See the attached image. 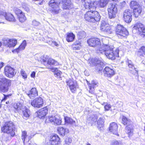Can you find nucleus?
I'll return each mask as SVG.
<instances>
[{
    "label": "nucleus",
    "mask_w": 145,
    "mask_h": 145,
    "mask_svg": "<svg viewBox=\"0 0 145 145\" xmlns=\"http://www.w3.org/2000/svg\"><path fill=\"white\" fill-rule=\"evenodd\" d=\"M61 4L60 2H56L54 0H51L49 3V5L52 8L51 12L53 14H57L61 12L59 5Z\"/></svg>",
    "instance_id": "0eeeda50"
},
{
    "label": "nucleus",
    "mask_w": 145,
    "mask_h": 145,
    "mask_svg": "<svg viewBox=\"0 0 145 145\" xmlns=\"http://www.w3.org/2000/svg\"><path fill=\"white\" fill-rule=\"evenodd\" d=\"M61 4H62V8L64 9H69L72 8L73 6L71 4L70 0H59Z\"/></svg>",
    "instance_id": "dca6fc26"
},
{
    "label": "nucleus",
    "mask_w": 145,
    "mask_h": 145,
    "mask_svg": "<svg viewBox=\"0 0 145 145\" xmlns=\"http://www.w3.org/2000/svg\"><path fill=\"white\" fill-rule=\"evenodd\" d=\"M60 138L56 134H54L51 136L50 139L46 145H59Z\"/></svg>",
    "instance_id": "9d476101"
},
{
    "label": "nucleus",
    "mask_w": 145,
    "mask_h": 145,
    "mask_svg": "<svg viewBox=\"0 0 145 145\" xmlns=\"http://www.w3.org/2000/svg\"><path fill=\"white\" fill-rule=\"evenodd\" d=\"M65 123L64 124L68 126L69 125L74 126L75 125L76 122L68 116L64 117Z\"/></svg>",
    "instance_id": "393cba45"
},
{
    "label": "nucleus",
    "mask_w": 145,
    "mask_h": 145,
    "mask_svg": "<svg viewBox=\"0 0 145 145\" xmlns=\"http://www.w3.org/2000/svg\"><path fill=\"white\" fill-rule=\"evenodd\" d=\"M130 6L131 8L134 9L140 6L137 2L133 0L131 2Z\"/></svg>",
    "instance_id": "7c9ffc66"
},
{
    "label": "nucleus",
    "mask_w": 145,
    "mask_h": 145,
    "mask_svg": "<svg viewBox=\"0 0 145 145\" xmlns=\"http://www.w3.org/2000/svg\"><path fill=\"white\" fill-rule=\"evenodd\" d=\"M126 63L127 65H128L129 70L131 73L133 74H137L138 75V71L135 68L131 61L127 59L126 61Z\"/></svg>",
    "instance_id": "4468645a"
},
{
    "label": "nucleus",
    "mask_w": 145,
    "mask_h": 145,
    "mask_svg": "<svg viewBox=\"0 0 145 145\" xmlns=\"http://www.w3.org/2000/svg\"><path fill=\"white\" fill-rule=\"evenodd\" d=\"M13 107L15 110V112H18L20 110L22 112V117L25 119H27L29 118L30 116V110L27 108L25 107L23 108L22 105L20 103H15L13 105Z\"/></svg>",
    "instance_id": "7ed1b4c3"
},
{
    "label": "nucleus",
    "mask_w": 145,
    "mask_h": 145,
    "mask_svg": "<svg viewBox=\"0 0 145 145\" xmlns=\"http://www.w3.org/2000/svg\"><path fill=\"white\" fill-rule=\"evenodd\" d=\"M3 95L4 96V97L1 100V103H2L4 101H5V100L7 99V98L9 96H10V95H5L4 94H3Z\"/></svg>",
    "instance_id": "864d4df0"
},
{
    "label": "nucleus",
    "mask_w": 145,
    "mask_h": 145,
    "mask_svg": "<svg viewBox=\"0 0 145 145\" xmlns=\"http://www.w3.org/2000/svg\"><path fill=\"white\" fill-rule=\"evenodd\" d=\"M133 29H136L140 32L142 33V35L145 37V26L140 23L136 24L133 27Z\"/></svg>",
    "instance_id": "2eb2a0df"
},
{
    "label": "nucleus",
    "mask_w": 145,
    "mask_h": 145,
    "mask_svg": "<svg viewBox=\"0 0 145 145\" xmlns=\"http://www.w3.org/2000/svg\"><path fill=\"white\" fill-rule=\"evenodd\" d=\"M105 108L106 110H108L110 108V105L107 104L105 106Z\"/></svg>",
    "instance_id": "bf43d9fd"
},
{
    "label": "nucleus",
    "mask_w": 145,
    "mask_h": 145,
    "mask_svg": "<svg viewBox=\"0 0 145 145\" xmlns=\"http://www.w3.org/2000/svg\"><path fill=\"white\" fill-rule=\"evenodd\" d=\"M66 83L67 85L69 86L72 92H74L78 86V85L76 82L74 81L72 79H69L66 81Z\"/></svg>",
    "instance_id": "ddd939ff"
},
{
    "label": "nucleus",
    "mask_w": 145,
    "mask_h": 145,
    "mask_svg": "<svg viewBox=\"0 0 145 145\" xmlns=\"http://www.w3.org/2000/svg\"><path fill=\"white\" fill-rule=\"evenodd\" d=\"M26 46V40H24L20 46L18 48L15 50L17 53L21 51L24 50Z\"/></svg>",
    "instance_id": "c85d7f7f"
},
{
    "label": "nucleus",
    "mask_w": 145,
    "mask_h": 145,
    "mask_svg": "<svg viewBox=\"0 0 145 145\" xmlns=\"http://www.w3.org/2000/svg\"><path fill=\"white\" fill-rule=\"evenodd\" d=\"M74 38L75 35L72 33H69L67 34L66 40L68 42L72 41Z\"/></svg>",
    "instance_id": "c756f323"
},
{
    "label": "nucleus",
    "mask_w": 145,
    "mask_h": 145,
    "mask_svg": "<svg viewBox=\"0 0 145 145\" xmlns=\"http://www.w3.org/2000/svg\"><path fill=\"white\" fill-rule=\"evenodd\" d=\"M58 64V63L56 61L52 58L49 59L47 61V64L50 65H57Z\"/></svg>",
    "instance_id": "473e14b6"
},
{
    "label": "nucleus",
    "mask_w": 145,
    "mask_h": 145,
    "mask_svg": "<svg viewBox=\"0 0 145 145\" xmlns=\"http://www.w3.org/2000/svg\"><path fill=\"white\" fill-rule=\"evenodd\" d=\"M57 131L59 134L63 137L69 132V129L66 127H58Z\"/></svg>",
    "instance_id": "a878e982"
},
{
    "label": "nucleus",
    "mask_w": 145,
    "mask_h": 145,
    "mask_svg": "<svg viewBox=\"0 0 145 145\" xmlns=\"http://www.w3.org/2000/svg\"><path fill=\"white\" fill-rule=\"evenodd\" d=\"M11 85V82L10 80L5 78H0V90L2 92H7L9 89V86Z\"/></svg>",
    "instance_id": "39448f33"
},
{
    "label": "nucleus",
    "mask_w": 145,
    "mask_h": 145,
    "mask_svg": "<svg viewBox=\"0 0 145 145\" xmlns=\"http://www.w3.org/2000/svg\"><path fill=\"white\" fill-rule=\"evenodd\" d=\"M113 46L105 44L101 48H99L97 50L98 54H105L107 58L112 60L114 59L116 57L118 56L119 50H113Z\"/></svg>",
    "instance_id": "f257e3e1"
},
{
    "label": "nucleus",
    "mask_w": 145,
    "mask_h": 145,
    "mask_svg": "<svg viewBox=\"0 0 145 145\" xmlns=\"http://www.w3.org/2000/svg\"><path fill=\"white\" fill-rule=\"evenodd\" d=\"M4 72L5 75L10 78L12 77L16 74L14 72V70L10 66L5 67Z\"/></svg>",
    "instance_id": "9b49d317"
},
{
    "label": "nucleus",
    "mask_w": 145,
    "mask_h": 145,
    "mask_svg": "<svg viewBox=\"0 0 145 145\" xmlns=\"http://www.w3.org/2000/svg\"><path fill=\"white\" fill-rule=\"evenodd\" d=\"M141 12L142 8L140 6L133 9L134 16L135 17H138L141 14Z\"/></svg>",
    "instance_id": "cd10ccee"
},
{
    "label": "nucleus",
    "mask_w": 145,
    "mask_h": 145,
    "mask_svg": "<svg viewBox=\"0 0 145 145\" xmlns=\"http://www.w3.org/2000/svg\"><path fill=\"white\" fill-rule=\"evenodd\" d=\"M48 111V108L47 107H45L40 109L37 112V116L40 118H42L46 115Z\"/></svg>",
    "instance_id": "412c9836"
},
{
    "label": "nucleus",
    "mask_w": 145,
    "mask_h": 145,
    "mask_svg": "<svg viewBox=\"0 0 145 145\" xmlns=\"http://www.w3.org/2000/svg\"><path fill=\"white\" fill-rule=\"evenodd\" d=\"M42 61L44 63H46V62L47 59L45 57H43L42 59H41Z\"/></svg>",
    "instance_id": "69168bd1"
},
{
    "label": "nucleus",
    "mask_w": 145,
    "mask_h": 145,
    "mask_svg": "<svg viewBox=\"0 0 145 145\" xmlns=\"http://www.w3.org/2000/svg\"><path fill=\"white\" fill-rule=\"evenodd\" d=\"M17 40L15 39H6L4 41V44L6 46L9 47H14L17 44Z\"/></svg>",
    "instance_id": "f3484780"
},
{
    "label": "nucleus",
    "mask_w": 145,
    "mask_h": 145,
    "mask_svg": "<svg viewBox=\"0 0 145 145\" xmlns=\"http://www.w3.org/2000/svg\"><path fill=\"white\" fill-rule=\"evenodd\" d=\"M14 11L16 14L17 15V16H18L19 15L23 13L21 10L17 8H15L14 9Z\"/></svg>",
    "instance_id": "de8ad7c7"
},
{
    "label": "nucleus",
    "mask_w": 145,
    "mask_h": 145,
    "mask_svg": "<svg viewBox=\"0 0 145 145\" xmlns=\"http://www.w3.org/2000/svg\"><path fill=\"white\" fill-rule=\"evenodd\" d=\"M52 71L53 72H54V73H55V72L58 69L57 68H53L52 69Z\"/></svg>",
    "instance_id": "338daca9"
},
{
    "label": "nucleus",
    "mask_w": 145,
    "mask_h": 145,
    "mask_svg": "<svg viewBox=\"0 0 145 145\" xmlns=\"http://www.w3.org/2000/svg\"><path fill=\"white\" fill-rule=\"evenodd\" d=\"M80 43L79 41H76L73 45L80 46Z\"/></svg>",
    "instance_id": "680f3d73"
},
{
    "label": "nucleus",
    "mask_w": 145,
    "mask_h": 145,
    "mask_svg": "<svg viewBox=\"0 0 145 145\" xmlns=\"http://www.w3.org/2000/svg\"><path fill=\"white\" fill-rule=\"evenodd\" d=\"M97 116L96 115H93L91 116L89 118V119L93 122H95L97 121Z\"/></svg>",
    "instance_id": "a18cd8bd"
},
{
    "label": "nucleus",
    "mask_w": 145,
    "mask_h": 145,
    "mask_svg": "<svg viewBox=\"0 0 145 145\" xmlns=\"http://www.w3.org/2000/svg\"><path fill=\"white\" fill-rule=\"evenodd\" d=\"M40 23L35 20H33L32 21V25L34 26H37L39 25Z\"/></svg>",
    "instance_id": "603ef678"
},
{
    "label": "nucleus",
    "mask_w": 145,
    "mask_h": 145,
    "mask_svg": "<svg viewBox=\"0 0 145 145\" xmlns=\"http://www.w3.org/2000/svg\"><path fill=\"white\" fill-rule=\"evenodd\" d=\"M118 5L115 3H110L108 6L107 10L109 18L114 19L116 16L118 12Z\"/></svg>",
    "instance_id": "20e7f679"
},
{
    "label": "nucleus",
    "mask_w": 145,
    "mask_h": 145,
    "mask_svg": "<svg viewBox=\"0 0 145 145\" xmlns=\"http://www.w3.org/2000/svg\"><path fill=\"white\" fill-rule=\"evenodd\" d=\"M108 25V24H106L105 21H102L101 22V30L103 32L104 31H105V29H106V27H107Z\"/></svg>",
    "instance_id": "f704fd0d"
},
{
    "label": "nucleus",
    "mask_w": 145,
    "mask_h": 145,
    "mask_svg": "<svg viewBox=\"0 0 145 145\" xmlns=\"http://www.w3.org/2000/svg\"><path fill=\"white\" fill-rule=\"evenodd\" d=\"M18 17L19 21L22 23L24 22L26 20V17L23 13L19 15Z\"/></svg>",
    "instance_id": "e433bc0d"
},
{
    "label": "nucleus",
    "mask_w": 145,
    "mask_h": 145,
    "mask_svg": "<svg viewBox=\"0 0 145 145\" xmlns=\"http://www.w3.org/2000/svg\"><path fill=\"white\" fill-rule=\"evenodd\" d=\"M118 127H109V131L112 132L113 134L118 135Z\"/></svg>",
    "instance_id": "c9c22d12"
},
{
    "label": "nucleus",
    "mask_w": 145,
    "mask_h": 145,
    "mask_svg": "<svg viewBox=\"0 0 145 145\" xmlns=\"http://www.w3.org/2000/svg\"><path fill=\"white\" fill-rule=\"evenodd\" d=\"M61 72L57 70L56 71L55 73H54V74L55 75H56L55 76H59L61 75Z\"/></svg>",
    "instance_id": "5fc2aeb1"
},
{
    "label": "nucleus",
    "mask_w": 145,
    "mask_h": 145,
    "mask_svg": "<svg viewBox=\"0 0 145 145\" xmlns=\"http://www.w3.org/2000/svg\"><path fill=\"white\" fill-rule=\"evenodd\" d=\"M35 72H33L31 74V77L34 78L35 76Z\"/></svg>",
    "instance_id": "0e129e2a"
},
{
    "label": "nucleus",
    "mask_w": 145,
    "mask_h": 145,
    "mask_svg": "<svg viewBox=\"0 0 145 145\" xmlns=\"http://www.w3.org/2000/svg\"><path fill=\"white\" fill-rule=\"evenodd\" d=\"M51 41L52 43L51 44L55 45L56 46H59L58 44L56 41H54L52 39L51 40Z\"/></svg>",
    "instance_id": "13d9d810"
},
{
    "label": "nucleus",
    "mask_w": 145,
    "mask_h": 145,
    "mask_svg": "<svg viewBox=\"0 0 145 145\" xmlns=\"http://www.w3.org/2000/svg\"><path fill=\"white\" fill-rule=\"evenodd\" d=\"M84 18L86 21L94 23L100 20L101 17L97 11L90 10L87 12L84 15Z\"/></svg>",
    "instance_id": "f03ea898"
},
{
    "label": "nucleus",
    "mask_w": 145,
    "mask_h": 145,
    "mask_svg": "<svg viewBox=\"0 0 145 145\" xmlns=\"http://www.w3.org/2000/svg\"><path fill=\"white\" fill-rule=\"evenodd\" d=\"M49 120L52 124H54L55 125H63L62 123L61 120L60 118H57L55 116H52L49 117Z\"/></svg>",
    "instance_id": "6ab92c4d"
},
{
    "label": "nucleus",
    "mask_w": 145,
    "mask_h": 145,
    "mask_svg": "<svg viewBox=\"0 0 145 145\" xmlns=\"http://www.w3.org/2000/svg\"><path fill=\"white\" fill-rule=\"evenodd\" d=\"M116 35L119 38L122 39L128 35L129 33L123 26L118 24L116 30Z\"/></svg>",
    "instance_id": "423d86ee"
},
{
    "label": "nucleus",
    "mask_w": 145,
    "mask_h": 145,
    "mask_svg": "<svg viewBox=\"0 0 145 145\" xmlns=\"http://www.w3.org/2000/svg\"><path fill=\"white\" fill-rule=\"evenodd\" d=\"M118 126L117 125L115 122H113L110 123L109 127H116Z\"/></svg>",
    "instance_id": "4d7b16f0"
},
{
    "label": "nucleus",
    "mask_w": 145,
    "mask_h": 145,
    "mask_svg": "<svg viewBox=\"0 0 145 145\" xmlns=\"http://www.w3.org/2000/svg\"><path fill=\"white\" fill-rule=\"evenodd\" d=\"M80 46H79L78 45H73V48L74 50H79L80 49Z\"/></svg>",
    "instance_id": "6e6d98bb"
},
{
    "label": "nucleus",
    "mask_w": 145,
    "mask_h": 145,
    "mask_svg": "<svg viewBox=\"0 0 145 145\" xmlns=\"http://www.w3.org/2000/svg\"><path fill=\"white\" fill-rule=\"evenodd\" d=\"M126 5V3L125 1H123L120 3V5L122 7H124Z\"/></svg>",
    "instance_id": "e2e57ef3"
},
{
    "label": "nucleus",
    "mask_w": 145,
    "mask_h": 145,
    "mask_svg": "<svg viewBox=\"0 0 145 145\" xmlns=\"http://www.w3.org/2000/svg\"><path fill=\"white\" fill-rule=\"evenodd\" d=\"M142 63L145 65V60H144L142 61Z\"/></svg>",
    "instance_id": "774afa93"
},
{
    "label": "nucleus",
    "mask_w": 145,
    "mask_h": 145,
    "mask_svg": "<svg viewBox=\"0 0 145 145\" xmlns=\"http://www.w3.org/2000/svg\"><path fill=\"white\" fill-rule=\"evenodd\" d=\"M108 3V0H99L95 4H97V7L103 8L106 6Z\"/></svg>",
    "instance_id": "bb28decb"
},
{
    "label": "nucleus",
    "mask_w": 145,
    "mask_h": 145,
    "mask_svg": "<svg viewBox=\"0 0 145 145\" xmlns=\"http://www.w3.org/2000/svg\"><path fill=\"white\" fill-rule=\"evenodd\" d=\"M131 127H126V132L128 135V137H130L133 135V129Z\"/></svg>",
    "instance_id": "4c0bfd02"
},
{
    "label": "nucleus",
    "mask_w": 145,
    "mask_h": 145,
    "mask_svg": "<svg viewBox=\"0 0 145 145\" xmlns=\"http://www.w3.org/2000/svg\"><path fill=\"white\" fill-rule=\"evenodd\" d=\"M22 8L27 12L29 11V9L28 5L26 4L23 3L22 4Z\"/></svg>",
    "instance_id": "09e8293b"
},
{
    "label": "nucleus",
    "mask_w": 145,
    "mask_h": 145,
    "mask_svg": "<svg viewBox=\"0 0 145 145\" xmlns=\"http://www.w3.org/2000/svg\"><path fill=\"white\" fill-rule=\"evenodd\" d=\"M104 122V118H100L97 121V124L100 126H102Z\"/></svg>",
    "instance_id": "a19ab883"
},
{
    "label": "nucleus",
    "mask_w": 145,
    "mask_h": 145,
    "mask_svg": "<svg viewBox=\"0 0 145 145\" xmlns=\"http://www.w3.org/2000/svg\"><path fill=\"white\" fill-rule=\"evenodd\" d=\"M27 137V135L26 132L25 131H22L21 138L22 139L24 144V142H25V139Z\"/></svg>",
    "instance_id": "79ce46f5"
},
{
    "label": "nucleus",
    "mask_w": 145,
    "mask_h": 145,
    "mask_svg": "<svg viewBox=\"0 0 145 145\" xmlns=\"http://www.w3.org/2000/svg\"><path fill=\"white\" fill-rule=\"evenodd\" d=\"M119 143L117 141L115 140L112 141L111 144V145H119Z\"/></svg>",
    "instance_id": "052dcab7"
},
{
    "label": "nucleus",
    "mask_w": 145,
    "mask_h": 145,
    "mask_svg": "<svg viewBox=\"0 0 145 145\" xmlns=\"http://www.w3.org/2000/svg\"><path fill=\"white\" fill-rule=\"evenodd\" d=\"M139 52L141 53L142 55H145V47H142L139 49Z\"/></svg>",
    "instance_id": "49530a36"
},
{
    "label": "nucleus",
    "mask_w": 145,
    "mask_h": 145,
    "mask_svg": "<svg viewBox=\"0 0 145 145\" xmlns=\"http://www.w3.org/2000/svg\"><path fill=\"white\" fill-rule=\"evenodd\" d=\"M21 74L23 78L24 79H26L27 78V76L24 70H22L21 71Z\"/></svg>",
    "instance_id": "3c124183"
},
{
    "label": "nucleus",
    "mask_w": 145,
    "mask_h": 145,
    "mask_svg": "<svg viewBox=\"0 0 145 145\" xmlns=\"http://www.w3.org/2000/svg\"><path fill=\"white\" fill-rule=\"evenodd\" d=\"M130 120H128L127 119L125 116H123L122 119V123L124 125H127L126 127L131 124Z\"/></svg>",
    "instance_id": "2f4dec72"
},
{
    "label": "nucleus",
    "mask_w": 145,
    "mask_h": 145,
    "mask_svg": "<svg viewBox=\"0 0 145 145\" xmlns=\"http://www.w3.org/2000/svg\"><path fill=\"white\" fill-rule=\"evenodd\" d=\"M14 125L13 122L11 121H9L5 122L4 125L3 127H12Z\"/></svg>",
    "instance_id": "c03bdc74"
},
{
    "label": "nucleus",
    "mask_w": 145,
    "mask_h": 145,
    "mask_svg": "<svg viewBox=\"0 0 145 145\" xmlns=\"http://www.w3.org/2000/svg\"><path fill=\"white\" fill-rule=\"evenodd\" d=\"M30 99L33 98L38 95V91L36 88H33L27 93Z\"/></svg>",
    "instance_id": "b1692460"
},
{
    "label": "nucleus",
    "mask_w": 145,
    "mask_h": 145,
    "mask_svg": "<svg viewBox=\"0 0 145 145\" xmlns=\"http://www.w3.org/2000/svg\"><path fill=\"white\" fill-rule=\"evenodd\" d=\"M103 32H106L108 33H111L112 31L111 30L110 27L108 25V26L106 27V29H105V31H104Z\"/></svg>",
    "instance_id": "8fccbe9b"
},
{
    "label": "nucleus",
    "mask_w": 145,
    "mask_h": 145,
    "mask_svg": "<svg viewBox=\"0 0 145 145\" xmlns=\"http://www.w3.org/2000/svg\"><path fill=\"white\" fill-rule=\"evenodd\" d=\"M98 83L96 80H93L91 82V83H88L89 92L93 93H94V89L98 86Z\"/></svg>",
    "instance_id": "aec40b11"
},
{
    "label": "nucleus",
    "mask_w": 145,
    "mask_h": 145,
    "mask_svg": "<svg viewBox=\"0 0 145 145\" xmlns=\"http://www.w3.org/2000/svg\"><path fill=\"white\" fill-rule=\"evenodd\" d=\"M132 16H123L125 21L127 23H129L132 20Z\"/></svg>",
    "instance_id": "37998d69"
},
{
    "label": "nucleus",
    "mask_w": 145,
    "mask_h": 145,
    "mask_svg": "<svg viewBox=\"0 0 145 145\" xmlns=\"http://www.w3.org/2000/svg\"><path fill=\"white\" fill-rule=\"evenodd\" d=\"M89 45L92 47H97L96 52L98 48L101 47L100 40L98 38H92L89 39L87 41Z\"/></svg>",
    "instance_id": "1a4fd4ad"
},
{
    "label": "nucleus",
    "mask_w": 145,
    "mask_h": 145,
    "mask_svg": "<svg viewBox=\"0 0 145 145\" xmlns=\"http://www.w3.org/2000/svg\"><path fill=\"white\" fill-rule=\"evenodd\" d=\"M132 12L129 9L125 10L124 12V16H132Z\"/></svg>",
    "instance_id": "ea45409f"
},
{
    "label": "nucleus",
    "mask_w": 145,
    "mask_h": 145,
    "mask_svg": "<svg viewBox=\"0 0 145 145\" xmlns=\"http://www.w3.org/2000/svg\"><path fill=\"white\" fill-rule=\"evenodd\" d=\"M3 16L7 20L10 22H15V19L13 16L10 13L7 14L6 12H1V15H0Z\"/></svg>",
    "instance_id": "a211bd4d"
},
{
    "label": "nucleus",
    "mask_w": 145,
    "mask_h": 145,
    "mask_svg": "<svg viewBox=\"0 0 145 145\" xmlns=\"http://www.w3.org/2000/svg\"><path fill=\"white\" fill-rule=\"evenodd\" d=\"M103 72L105 76L111 77L114 74V71L110 68L106 67L104 69Z\"/></svg>",
    "instance_id": "5701e85b"
},
{
    "label": "nucleus",
    "mask_w": 145,
    "mask_h": 145,
    "mask_svg": "<svg viewBox=\"0 0 145 145\" xmlns=\"http://www.w3.org/2000/svg\"><path fill=\"white\" fill-rule=\"evenodd\" d=\"M31 105L34 107L40 108L43 106V99L40 97L37 98L31 101Z\"/></svg>",
    "instance_id": "f8f14e48"
},
{
    "label": "nucleus",
    "mask_w": 145,
    "mask_h": 145,
    "mask_svg": "<svg viewBox=\"0 0 145 145\" xmlns=\"http://www.w3.org/2000/svg\"><path fill=\"white\" fill-rule=\"evenodd\" d=\"M65 143L64 145H73L72 143V140L71 138L67 137L65 138Z\"/></svg>",
    "instance_id": "58836bf2"
},
{
    "label": "nucleus",
    "mask_w": 145,
    "mask_h": 145,
    "mask_svg": "<svg viewBox=\"0 0 145 145\" xmlns=\"http://www.w3.org/2000/svg\"><path fill=\"white\" fill-rule=\"evenodd\" d=\"M82 3L86 9H95V2H90L89 0L87 2H85Z\"/></svg>",
    "instance_id": "4be33fe9"
},
{
    "label": "nucleus",
    "mask_w": 145,
    "mask_h": 145,
    "mask_svg": "<svg viewBox=\"0 0 145 145\" xmlns=\"http://www.w3.org/2000/svg\"><path fill=\"white\" fill-rule=\"evenodd\" d=\"M86 36V34L84 31H80L77 34V37L79 39L84 38Z\"/></svg>",
    "instance_id": "72a5a7b5"
},
{
    "label": "nucleus",
    "mask_w": 145,
    "mask_h": 145,
    "mask_svg": "<svg viewBox=\"0 0 145 145\" xmlns=\"http://www.w3.org/2000/svg\"><path fill=\"white\" fill-rule=\"evenodd\" d=\"M1 131L4 133L9 134L11 135L6 137L5 140L7 142L10 141L12 138V137H14L15 135L14 131L12 127H1Z\"/></svg>",
    "instance_id": "6e6552de"
}]
</instances>
